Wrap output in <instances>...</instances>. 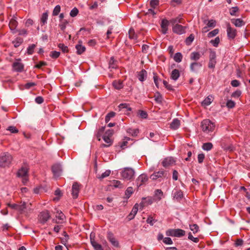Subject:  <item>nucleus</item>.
<instances>
[{
  "label": "nucleus",
  "instance_id": "nucleus-50",
  "mask_svg": "<svg viewBox=\"0 0 250 250\" xmlns=\"http://www.w3.org/2000/svg\"><path fill=\"white\" fill-rule=\"evenodd\" d=\"M189 228L194 233L198 232L199 229V227L197 224L190 225Z\"/></svg>",
  "mask_w": 250,
  "mask_h": 250
},
{
  "label": "nucleus",
  "instance_id": "nucleus-7",
  "mask_svg": "<svg viewBox=\"0 0 250 250\" xmlns=\"http://www.w3.org/2000/svg\"><path fill=\"white\" fill-rule=\"evenodd\" d=\"M153 202V199L151 197H143L142 202L139 205L140 209H143L144 207L151 205Z\"/></svg>",
  "mask_w": 250,
  "mask_h": 250
},
{
  "label": "nucleus",
  "instance_id": "nucleus-48",
  "mask_svg": "<svg viewBox=\"0 0 250 250\" xmlns=\"http://www.w3.org/2000/svg\"><path fill=\"white\" fill-rule=\"evenodd\" d=\"M113 186L115 188H123V186L121 181L118 180H113L112 182Z\"/></svg>",
  "mask_w": 250,
  "mask_h": 250
},
{
  "label": "nucleus",
  "instance_id": "nucleus-35",
  "mask_svg": "<svg viewBox=\"0 0 250 250\" xmlns=\"http://www.w3.org/2000/svg\"><path fill=\"white\" fill-rule=\"evenodd\" d=\"M113 85L116 89H121L123 87V84L122 82L115 81L113 82Z\"/></svg>",
  "mask_w": 250,
  "mask_h": 250
},
{
  "label": "nucleus",
  "instance_id": "nucleus-32",
  "mask_svg": "<svg viewBox=\"0 0 250 250\" xmlns=\"http://www.w3.org/2000/svg\"><path fill=\"white\" fill-rule=\"evenodd\" d=\"M29 205H31V204L27 205L25 202L21 203V205H19L18 211L22 213L23 211H24L25 209L28 208Z\"/></svg>",
  "mask_w": 250,
  "mask_h": 250
},
{
  "label": "nucleus",
  "instance_id": "nucleus-24",
  "mask_svg": "<svg viewBox=\"0 0 250 250\" xmlns=\"http://www.w3.org/2000/svg\"><path fill=\"white\" fill-rule=\"evenodd\" d=\"M118 108H119V111H123L124 112L130 111L131 110V108L128 106V104L126 103L120 104L118 105Z\"/></svg>",
  "mask_w": 250,
  "mask_h": 250
},
{
  "label": "nucleus",
  "instance_id": "nucleus-34",
  "mask_svg": "<svg viewBox=\"0 0 250 250\" xmlns=\"http://www.w3.org/2000/svg\"><path fill=\"white\" fill-rule=\"evenodd\" d=\"M213 147V145L211 143H206L203 144L202 149L204 150L209 151Z\"/></svg>",
  "mask_w": 250,
  "mask_h": 250
},
{
  "label": "nucleus",
  "instance_id": "nucleus-37",
  "mask_svg": "<svg viewBox=\"0 0 250 250\" xmlns=\"http://www.w3.org/2000/svg\"><path fill=\"white\" fill-rule=\"evenodd\" d=\"M105 130V126H102L97 131L96 137L99 141L101 140V137Z\"/></svg>",
  "mask_w": 250,
  "mask_h": 250
},
{
  "label": "nucleus",
  "instance_id": "nucleus-43",
  "mask_svg": "<svg viewBox=\"0 0 250 250\" xmlns=\"http://www.w3.org/2000/svg\"><path fill=\"white\" fill-rule=\"evenodd\" d=\"M67 25H68V22L66 20H61V23L59 24V26L62 30H64Z\"/></svg>",
  "mask_w": 250,
  "mask_h": 250
},
{
  "label": "nucleus",
  "instance_id": "nucleus-57",
  "mask_svg": "<svg viewBox=\"0 0 250 250\" xmlns=\"http://www.w3.org/2000/svg\"><path fill=\"white\" fill-rule=\"evenodd\" d=\"M78 9L77 8L75 7L73 9H72V10L71 11L70 13V15L72 17H74L78 15Z\"/></svg>",
  "mask_w": 250,
  "mask_h": 250
},
{
  "label": "nucleus",
  "instance_id": "nucleus-23",
  "mask_svg": "<svg viewBox=\"0 0 250 250\" xmlns=\"http://www.w3.org/2000/svg\"><path fill=\"white\" fill-rule=\"evenodd\" d=\"M18 25V22L16 20V17H13L10 21L9 26L11 30H14Z\"/></svg>",
  "mask_w": 250,
  "mask_h": 250
},
{
  "label": "nucleus",
  "instance_id": "nucleus-44",
  "mask_svg": "<svg viewBox=\"0 0 250 250\" xmlns=\"http://www.w3.org/2000/svg\"><path fill=\"white\" fill-rule=\"evenodd\" d=\"M56 217L59 220L63 221L65 218V216L63 213L60 210H57Z\"/></svg>",
  "mask_w": 250,
  "mask_h": 250
},
{
  "label": "nucleus",
  "instance_id": "nucleus-14",
  "mask_svg": "<svg viewBox=\"0 0 250 250\" xmlns=\"http://www.w3.org/2000/svg\"><path fill=\"white\" fill-rule=\"evenodd\" d=\"M28 168L27 166H22L18 171L17 175L19 177H25L28 175Z\"/></svg>",
  "mask_w": 250,
  "mask_h": 250
},
{
  "label": "nucleus",
  "instance_id": "nucleus-30",
  "mask_svg": "<svg viewBox=\"0 0 250 250\" xmlns=\"http://www.w3.org/2000/svg\"><path fill=\"white\" fill-rule=\"evenodd\" d=\"M23 39L20 37H17L12 41V43L14 44L15 47L17 48L19 47L22 42Z\"/></svg>",
  "mask_w": 250,
  "mask_h": 250
},
{
  "label": "nucleus",
  "instance_id": "nucleus-8",
  "mask_svg": "<svg viewBox=\"0 0 250 250\" xmlns=\"http://www.w3.org/2000/svg\"><path fill=\"white\" fill-rule=\"evenodd\" d=\"M50 215L48 211L44 210L40 213L39 215V220L42 224H44L50 218Z\"/></svg>",
  "mask_w": 250,
  "mask_h": 250
},
{
  "label": "nucleus",
  "instance_id": "nucleus-4",
  "mask_svg": "<svg viewBox=\"0 0 250 250\" xmlns=\"http://www.w3.org/2000/svg\"><path fill=\"white\" fill-rule=\"evenodd\" d=\"M135 174L134 170L131 167H125L121 172L123 178L126 180H130L133 178Z\"/></svg>",
  "mask_w": 250,
  "mask_h": 250
},
{
  "label": "nucleus",
  "instance_id": "nucleus-26",
  "mask_svg": "<svg viewBox=\"0 0 250 250\" xmlns=\"http://www.w3.org/2000/svg\"><path fill=\"white\" fill-rule=\"evenodd\" d=\"M201 57V54L198 52H193L190 54V59L191 61H197Z\"/></svg>",
  "mask_w": 250,
  "mask_h": 250
},
{
  "label": "nucleus",
  "instance_id": "nucleus-33",
  "mask_svg": "<svg viewBox=\"0 0 250 250\" xmlns=\"http://www.w3.org/2000/svg\"><path fill=\"white\" fill-rule=\"evenodd\" d=\"M183 58L182 54L180 52H177L175 54L173 59L176 62H180Z\"/></svg>",
  "mask_w": 250,
  "mask_h": 250
},
{
  "label": "nucleus",
  "instance_id": "nucleus-59",
  "mask_svg": "<svg viewBox=\"0 0 250 250\" xmlns=\"http://www.w3.org/2000/svg\"><path fill=\"white\" fill-rule=\"evenodd\" d=\"M188 238L195 243H198L199 241V238L197 237H194L191 232L188 233Z\"/></svg>",
  "mask_w": 250,
  "mask_h": 250
},
{
  "label": "nucleus",
  "instance_id": "nucleus-55",
  "mask_svg": "<svg viewBox=\"0 0 250 250\" xmlns=\"http://www.w3.org/2000/svg\"><path fill=\"white\" fill-rule=\"evenodd\" d=\"M110 170H106L103 173L101 176H99V178L100 179H103L105 177L108 176L110 174Z\"/></svg>",
  "mask_w": 250,
  "mask_h": 250
},
{
  "label": "nucleus",
  "instance_id": "nucleus-9",
  "mask_svg": "<svg viewBox=\"0 0 250 250\" xmlns=\"http://www.w3.org/2000/svg\"><path fill=\"white\" fill-rule=\"evenodd\" d=\"M80 185L78 183H74L72 187V195L73 198L76 199L78 197L80 191Z\"/></svg>",
  "mask_w": 250,
  "mask_h": 250
},
{
  "label": "nucleus",
  "instance_id": "nucleus-17",
  "mask_svg": "<svg viewBox=\"0 0 250 250\" xmlns=\"http://www.w3.org/2000/svg\"><path fill=\"white\" fill-rule=\"evenodd\" d=\"M167 173L164 170H160L157 172H155L150 176V178L153 180H156L158 178L162 177V176H166Z\"/></svg>",
  "mask_w": 250,
  "mask_h": 250
},
{
  "label": "nucleus",
  "instance_id": "nucleus-63",
  "mask_svg": "<svg viewBox=\"0 0 250 250\" xmlns=\"http://www.w3.org/2000/svg\"><path fill=\"white\" fill-rule=\"evenodd\" d=\"M216 63V60H209L208 67L209 68H214Z\"/></svg>",
  "mask_w": 250,
  "mask_h": 250
},
{
  "label": "nucleus",
  "instance_id": "nucleus-1",
  "mask_svg": "<svg viewBox=\"0 0 250 250\" xmlns=\"http://www.w3.org/2000/svg\"><path fill=\"white\" fill-rule=\"evenodd\" d=\"M13 156L8 152H2L0 154V167H8L13 160Z\"/></svg>",
  "mask_w": 250,
  "mask_h": 250
},
{
  "label": "nucleus",
  "instance_id": "nucleus-25",
  "mask_svg": "<svg viewBox=\"0 0 250 250\" xmlns=\"http://www.w3.org/2000/svg\"><path fill=\"white\" fill-rule=\"evenodd\" d=\"M104 141L108 144V145H105V144H102L101 145V147H108L109 146H110V145H111L112 144V141L110 139V137L109 136H107L106 135H104L103 137Z\"/></svg>",
  "mask_w": 250,
  "mask_h": 250
},
{
  "label": "nucleus",
  "instance_id": "nucleus-54",
  "mask_svg": "<svg viewBox=\"0 0 250 250\" xmlns=\"http://www.w3.org/2000/svg\"><path fill=\"white\" fill-rule=\"evenodd\" d=\"M138 115L142 119H146L147 117V114L146 112L143 110H139Z\"/></svg>",
  "mask_w": 250,
  "mask_h": 250
},
{
  "label": "nucleus",
  "instance_id": "nucleus-40",
  "mask_svg": "<svg viewBox=\"0 0 250 250\" xmlns=\"http://www.w3.org/2000/svg\"><path fill=\"white\" fill-rule=\"evenodd\" d=\"M155 100L158 103H161L163 100L162 95L159 92H156L154 96Z\"/></svg>",
  "mask_w": 250,
  "mask_h": 250
},
{
  "label": "nucleus",
  "instance_id": "nucleus-51",
  "mask_svg": "<svg viewBox=\"0 0 250 250\" xmlns=\"http://www.w3.org/2000/svg\"><path fill=\"white\" fill-rule=\"evenodd\" d=\"M63 234L64 235V237L62 238V243L65 245L69 239V236L65 231H63Z\"/></svg>",
  "mask_w": 250,
  "mask_h": 250
},
{
  "label": "nucleus",
  "instance_id": "nucleus-64",
  "mask_svg": "<svg viewBox=\"0 0 250 250\" xmlns=\"http://www.w3.org/2000/svg\"><path fill=\"white\" fill-rule=\"evenodd\" d=\"M155 195L156 196L158 197L159 200H160L163 195V193L161 189H157L155 191Z\"/></svg>",
  "mask_w": 250,
  "mask_h": 250
},
{
  "label": "nucleus",
  "instance_id": "nucleus-6",
  "mask_svg": "<svg viewBox=\"0 0 250 250\" xmlns=\"http://www.w3.org/2000/svg\"><path fill=\"white\" fill-rule=\"evenodd\" d=\"M148 176L145 174H142L137 178L136 183L137 186L139 188L143 186L148 181Z\"/></svg>",
  "mask_w": 250,
  "mask_h": 250
},
{
  "label": "nucleus",
  "instance_id": "nucleus-22",
  "mask_svg": "<svg viewBox=\"0 0 250 250\" xmlns=\"http://www.w3.org/2000/svg\"><path fill=\"white\" fill-rule=\"evenodd\" d=\"M90 242L95 250H103L101 245L98 244L94 239L91 238L90 235Z\"/></svg>",
  "mask_w": 250,
  "mask_h": 250
},
{
  "label": "nucleus",
  "instance_id": "nucleus-56",
  "mask_svg": "<svg viewBox=\"0 0 250 250\" xmlns=\"http://www.w3.org/2000/svg\"><path fill=\"white\" fill-rule=\"evenodd\" d=\"M235 105V103L234 101L232 100H228L226 104V106L229 108H232L234 107Z\"/></svg>",
  "mask_w": 250,
  "mask_h": 250
},
{
  "label": "nucleus",
  "instance_id": "nucleus-41",
  "mask_svg": "<svg viewBox=\"0 0 250 250\" xmlns=\"http://www.w3.org/2000/svg\"><path fill=\"white\" fill-rule=\"evenodd\" d=\"M115 116V113L114 112L111 111L108 113L105 118V122L107 123L110 120L111 118L114 117Z\"/></svg>",
  "mask_w": 250,
  "mask_h": 250
},
{
  "label": "nucleus",
  "instance_id": "nucleus-19",
  "mask_svg": "<svg viewBox=\"0 0 250 250\" xmlns=\"http://www.w3.org/2000/svg\"><path fill=\"white\" fill-rule=\"evenodd\" d=\"M180 125V121L178 119H174L170 124V128L172 130L177 129Z\"/></svg>",
  "mask_w": 250,
  "mask_h": 250
},
{
  "label": "nucleus",
  "instance_id": "nucleus-42",
  "mask_svg": "<svg viewBox=\"0 0 250 250\" xmlns=\"http://www.w3.org/2000/svg\"><path fill=\"white\" fill-rule=\"evenodd\" d=\"M183 192L181 190L177 191L174 195V198L176 199L177 200H179L183 198Z\"/></svg>",
  "mask_w": 250,
  "mask_h": 250
},
{
  "label": "nucleus",
  "instance_id": "nucleus-21",
  "mask_svg": "<svg viewBox=\"0 0 250 250\" xmlns=\"http://www.w3.org/2000/svg\"><path fill=\"white\" fill-rule=\"evenodd\" d=\"M170 23V20L168 21L166 19L162 20L161 23V27L163 29V31H167L168 30V26Z\"/></svg>",
  "mask_w": 250,
  "mask_h": 250
},
{
  "label": "nucleus",
  "instance_id": "nucleus-36",
  "mask_svg": "<svg viewBox=\"0 0 250 250\" xmlns=\"http://www.w3.org/2000/svg\"><path fill=\"white\" fill-rule=\"evenodd\" d=\"M194 39V36L193 34H191L189 36L186 38L185 42L187 45H189Z\"/></svg>",
  "mask_w": 250,
  "mask_h": 250
},
{
  "label": "nucleus",
  "instance_id": "nucleus-49",
  "mask_svg": "<svg viewBox=\"0 0 250 250\" xmlns=\"http://www.w3.org/2000/svg\"><path fill=\"white\" fill-rule=\"evenodd\" d=\"M61 11V6L59 5H56L53 11V16H57Z\"/></svg>",
  "mask_w": 250,
  "mask_h": 250
},
{
  "label": "nucleus",
  "instance_id": "nucleus-61",
  "mask_svg": "<svg viewBox=\"0 0 250 250\" xmlns=\"http://www.w3.org/2000/svg\"><path fill=\"white\" fill-rule=\"evenodd\" d=\"M159 1L158 0H151L150 1V5L153 8H155L157 5H159Z\"/></svg>",
  "mask_w": 250,
  "mask_h": 250
},
{
  "label": "nucleus",
  "instance_id": "nucleus-2",
  "mask_svg": "<svg viewBox=\"0 0 250 250\" xmlns=\"http://www.w3.org/2000/svg\"><path fill=\"white\" fill-rule=\"evenodd\" d=\"M182 19L180 17L170 20V23L172 25L173 31H185L187 29V26H183L179 24L181 23Z\"/></svg>",
  "mask_w": 250,
  "mask_h": 250
},
{
  "label": "nucleus",
  "instance_id": "nucleus-18",
  "mask_svg": "<svg viewBox=\"0 0 250 250\" xmlns=\"http://www.w3.org/2000/svg\"><path fill=\"white\" fill-rule=\"evenodd\" d=\"M202 66V63L200 62H193L190 65V69L193 72H197V69Z\"/></svg>",
  "mask_w": 250,
  "mask_h": 250
},
{
  "label": "nucleus",
  "instance_id": "nucleus-39",
  "mask_svg": "<svg viewBox=\"0 0 250 250\" xmlns=\"http://www.w3.org/2000/svg\"><path fill=\"white\" fill-rule=\"evenodd\" d=\"M133 189L132 187H128L125 192V195L126 196V197L127 198H129L131 195V194L133 193Z\"/></svg>",
  "mask_w": 250,
  "mask_h": 250
},
{
  "label": "nucleus",
  "instance_id": "nucleus-46",
  "mask_svg": "<svg viewBox=\"0 0 250 250\" xmlns=\"http://www.w3.org/2000/svg\"><path fill=\"white\" fill-rule=\"evenodd\" d=\"M58 46L62 50L63 53H66L68 52V47L65 46L64 44L59 43Z\"/></svg>",
  "mask_w": 250,
  "mask_h": 250
},
{
  "label": "nucleus",
  "instance_id": "nucleus-52",
  "mask_svg": "<svg viewBox=\"0 0 250 250\" xmlns=\"http://www.w3.org/2000/svg\"><path fill=\"white\" fill-rule=\"evenodd\" d=\"M60 55V52L56 51H51L50 54V56L53 59L58 58Z\"/></svg>",
  "mask_w": 250,
  "mask_h": 250
},
{
  "label": "nucleus",
  "instance_id": "nucleus-31",
  "mask_svg": "<svg viewBox=\"0 0 250 250\" xmlns=\"http://www.w3.org/2000/svg\"><path fill=\"white\" fill-rule=\"evenodd\" d=\"M232 22L237 27L242 26L244 24L243 21L240 19H233L231 20Z\"/></svg>",
  "mask_w": 250,
  "mask_h": 250
},
{
  "label": "nucleus",
  "instance_id": "nucleus-20",
  "mask_svg": "<svg viewBox=\"0 0 250 250\" xmlns=\"http://www.w3.org/2000/svg\"><path fill=\"white\" fill-rule=\"evenodd\" d=\"M146 76L147 72L145 69H142L137 74V77L141 82H144L146 80Z\"/></svg>",
  "mask_w": 250,
  "mask_h": 250
},
{
  "label": "nucleus",
  "instance_id": "nucleus-28",
  "mask_svg": "<svg viewBox=\"0 0 250 250\" xmlns=\"http://www.w3.org/2000/svg\"><path fill=\"white\" fill-rule=\"evenodd\" d=\"M117 68V61L113 57H111L109 61V68L116 69Z\"/></svg>",
  "mask_w": 250,
  "mask_h": 250
},
{
  "label": "nucleus",
  "instance_id": "nucleus-47",
  "mask_svg": "<svg viewBox=\"0 0 250 250\" xmlns=\"http://www.w3.org/2000/svg\"><path fill=\"white\" fill-rule=\"evenodd\" d=\"M220 42V39L218 37L215 38L214 40H211L210 41V43H211L213 46L217 47Z\"/></svg>",
  "mask_w": 250,
  "mask_h": 250
},
{
  "label": "nucleus",
  "instance_id": "nucleus-5",
  "mask_svg": "<svg viewBox=\"0 0 250 250\" xmlns=\"http://www.w3.org/2000/svg\"><path fill=\"white\" fill-rule=\"evenodd\" d=\"M166 234L167 236L181 237L185 235V231L179 229H169L167 231Z\"/></svg>",
  "mask_w": 250,
  "mask_h": 250
},
{
  "label": "nucleus",
  "instance_id": "nucleus-60",
  "mask_svg": "<svg viewBox=\"0 0 250 250\" xmlns=\"http://www.w3.org/2000/svg\"><path fill=\"white\" fill-rule=\"evenodd\" d=\"M158 138V135H157V134L153 133V132H151L149 133V138L150 139H152V140L153 141V142H156L157 141V139Z\"/></svg>",
  "mask_w": 250,
  "mask_h": 250
},
{
  "label": "nucleus",
  "instance_id": "nucleus-10",
  "mask_svg": "<svg viewBox=\"0 0 250 250\" xmlns=\"http://www.w3.org/2000/svg\"><path fill=\"white\" fill-rule=\"evenodd\" d=\"M20 60H17L13 63V69L14 71L21 72L23 71L24 65L19 62Z\"/></svg>",
  "mask_w": 250,
  "mask_h": 250
},
{
  "label": "nucleus",
  "instance_id": "nucleus-13",
  "mask_svg": "<svg viewBox=\"0 0 250 250\" xmlns=\"http://www.w3.org/2000/svg\"><path fill=\"white\" fill-rule=\"evenodd\" d=\"M75 48L77 50V53L78 55H81L85 51V47L82 45V41L79 40L78 44L75 46Z\"/></svg>",
  "mask_w": 250,
  "mask_h": 250
},
{
  "label": "nucleus",
  "instance_id": "nucleus-12",
  "mask_svg": "<svg viewBox=\"0 0 250 250\" xmlns=\"http://www.w3.org/2000/svg\"><path fill=\"white\" fill-rule=\"evenodd\" d=\"M52 171L54 176H60L62 172L61 166L58 164L53 165L52 167Z\"/></svg>",
  "mask_w": 250,
  "mask_h": 250
},
{
  "label": "nucleus",
  "instance_id": "nucleus-27",
  "mask_svg": "<svg viewBox=\"0 0 250 250\" xmlns=\"http://www.w3.org/2000/svg\"><path fill=\"white\" fill-rule=\"evenodd\" d=\"M180 77V72L178 69H175L172 70L170 78L174 81H176Z\"/></svg>",
  "mask_w": 250,
  "mask_h": 250
},
{
  "label": "nucleus",
  "instance_id": "nucleus-16",
  "mask_svg": "<svg viewBox=\"0 0 250 250\" xmlns=\"http://www.w3.org/2000/svg\"><path fill=\"white\" fill-rule=\"evenodd\" d=\"M107 238L108 240L109 241V242L112 244V245L115 247H119V243L118 241L114 238L113 234L109 232L107 234Z\"/></svg>",
  "mask_w": 250,
  "mask_h": 250
},
{
  "label": "nucleus",
  "instance_id": "nucleus-11",
  "mask_svg": "<svg viewBox=\"0 0 250 250\" xmlns=\"http://www.w3.org/2000/svg\"><path fill=\"white\" fill-rule=\"evenodd\" d=\"M139 206V205L137 203L135 204V205L133 206L131 212L127 216V218L128 220L130 221L135 217L136 214L138 212Z\"/></svg>",
  "mask_w": 250,
  "mask_h": 250
},
{
  "label": "nucleus",
  "instance_id": "nucleus-38",
  "mask_svg": "<svg viewBox=\"0 0 250 250\" xmlns=\"http://www.w3.org/2000/svg\"><path fill=\"white\" fill-rule=\"evenodd\" d=\"M127 131L128 133L131 134L132 136H136L139 132V129L137 128H129L127 129Z\"/></svg>",
  "mask_w": 250,
  "mask_h": 250
},
{
  "label": "nucleus",
  "instance_id": "nucleus-53",
  "mask_svg": "<svg viewBox=\"0 0 250 250\" xmlns=\"http://www.w3.org/2000/svg\"><path fill=\"white\" fill-rule=\"evenodd\" d=\"M216 55L215 51L210 50L209 52V60H216Z\"/></svg>",
  "mask_w": 250,
  "mask_h": 250
},
{
  "label": "nucleus",
  "instance_id": "nucleus-58",
  "mask_svg": "<svg viewBox=\"0 0 250 250\" xmlns=\"http://www.w3.org/2000/svg\"><path fill=\"white\" fill-rule=\"evenodd\" d=\"M128 35L129 39L135 40L137 38V35L135 32H128Z\"/></svg>",
  "mask_w": 250,
  "mask_h": 250
},
{
  "label": "nucleus",
  "instance_id": "nucleus-3",
  "mask_svg": "<svg viewBox=\"0 0 250 250\" xmlns=\"http://www.w3.org/2000/svg\"><path fill=\"white\" fill-rule=\"evenodd\" d=\"M202 130L206 133H209L213 131L215 125L213 123L208 119L204 120L201 123Z\"/></svg>",
  "mask_w": 250,
  "mask_h": 250
},
{
  "label": "nucleus",
  "instance_id": "nucleus-45",
  "mask_svg": "<svg viewBox=\"0 0 250 250\" xmlns=\"http://www.w3.org/2000/svg\"><path fill=\"white\" fill-rule=\"evenodd\" d=\"M36 44H32L28 46L27 49V53L29 55H31L34 52V50L36 47Z\"/></svg>",
  "mask_w": 250,
  "mask_h": 250
},
{
  "label": "nucleus",
  "instance_id": "nucleus-29",
  "mask_svg": "<svg viewBox=\"0 0 250 250\" xmlns=\"http://www.w3.org/2000/svg\"><path fill=\"white\" fill-rule=\"evenodd\" d=\"M48 12L46 11L44 13H43L42 17L41 18V24L42 25H44L45 23L47 22V20L48 19Z\"/></svg>",
  "mask_w": 250,
  "mask_h": 250
},
{
  "label": "nucleus",
  "instance_id": "nucleus-62",
  "mask_svg": "<svg viewBox=\"0 0 250 250\" xmlns=\"http://www.w3.org/2000/svg\"><path fill=\"white\" fill-rule=\"evenodd\" d=\"M155 222H156V221L151 216H148L146 220L147 223L149 224L151 226H153Z\"/></svg>",
  "mask_w": 250,
  "mask_h": 250
},
{
  "label": "nucleus",
  "instance_id": "nucleus-15",
  "mask_svg": "<svg viewBox=\"0 0 250 250\" xmlns=\"http://www.w3.org/2000/svg\"><path fill=\"white\" fill-rule=\"evenodd\" d=\"M175 161L172 157H167L165 158L162 162V164L165 167H168L174 164Z\"/></svg>",
  "mask_w": 250,
  "mask_h": 250
}]
</instances>
